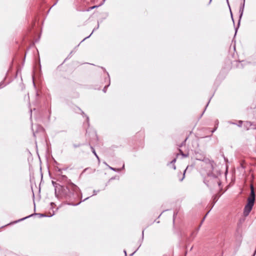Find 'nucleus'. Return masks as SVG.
Listing matches in <instances>:
<instances>
[{"label":"nucleus","mask_w":256,"mask_h":256,"mask_svg":"<svg viewBox=\"0 0 256 256\" xmlns=\"http://www.w3.org/2000/svg\"><path fill=\"white\" fill-rule=\"evenodd\" d=\"M204 164L208 180L204 179V182L210 188L214 187L216 185L220 186L221 182L217 178L216 174L214 172V166L215 165L214 162L210 159H206Z\"/></svg>","instance_id":"obj_1"},{"label":"nucleus","mask_w":256,"mask_h":256,"mask_svg":"<svg viewBox=\"0 0 256 256\" xmlns=\"http://www.w3.org/2000/svg\"><path fill=\"white\" fill-rule=\"evenodd\" d=\"M62 180L67 182L66 186H62V194L67 199H76L78 196V192L80 191L79 188L72 182L66 176H62Z\"/></svg>","instance_id":"obj_2"},{"label":"nucleus","mask_w":256,"mask_h":256,"mask_svg":"<svg viewBox=\"0 0 256 256\" xmlns=\"http://www.w3.org/2000/svg\"><path fill=\"white\" fill-rule=\"evenodd\" d=\"M255 192L252 185L250 186V196L248 198V202L245 206L244 210V215L248 216L251 212L255 202Z\"/></svg>","instance_id":"obj_3"},{"label":"nucleus","mask_w":256,"mask_h":256,"mask_svg":"<svg viewBox=\"0 0 256 256\" xmlns=\"http://www.w3.org/2000/svg\"><path fill=\"white\" fill-rule=\"evenodd\" d=\"M195 158L196 160L202 161L204 163L205 162V160L208 159L206 158L204 154L199 153L198 152L195 153Z\"/></svg>","instance_id":"obj_4"},{"label":"nucleus","mask_w":256,"mask_h":256,"mask_svg":"<svg viewBox=\"0 0 256 256\" xmlns=\"http://www.w3.org/2000/svg\"><path fill=\"white\" fill-rule=\"evenodd\" d=\"M35 128H36V130H34V126H33V125H32V130L33 132V135L34 136H36V133L38 132H42L43 131V128L40 126H35Z\"/></svg>","instance_id":"obj_5"},{"label":"nucleus","mask_w":256,"mask_h":256,"mask_svg":"<svg viewBox=\"0 0 256 256\" xmlns=\"http://www.w3.org/2000/svg\"><path fill=\"white\" fill-rule=\"evenodd\" d=\"M244 10V9L240 8V10H239L240 16H239V20H238V26L235 28V35L236 34L237 31L238 30V28H239V26L240 25V20H241L243 14Z\"/></svg>","instance_id":"obj_6"},{"label":"nucleus","mask_w":256,"mask_h":256,"mask_svg":"<svg viewBox=\"0 0 256 256\" xmlns=\"http://www.w3.org/2000/svg\"><path fill=\"white\" fill-rule=\"evenodd\" d=\"M90 148L92 150V153L94 154L96 157L97 158V159L98 160V162H100V158H99L98 156L97 155V154H96V152L95 151L94 148L93 146H92L90 144Z\"/></svg>","instance_id":"obj_7"},{"label":"nucleus","mask_w":256,"mask_h":256,"mask_svg":"<svg viewBox=\"0 0 256 256\" xmlns=\"http://www.w3.org/2000/svg\"><path fill=\"white\" fill-rule=\"evenodd\" d=\"M219 196H218V194H216V195L213 196V197H212V198H213L212 206H214L215 204V203L217 202Z\"/></svg>","instance_id":"obj_8"},{"label":"nucleus","mask_w":256,"mask_h":256,"mask_svg":"<svg viewBox=\"0 0 256 256\" xmlns=\"http://www.w3.org/2000/svg\"><path fill=\"white\" fill-rule=\"evenodd\" d=\"M218 120H217L215 122L214 128L212 130V133L214 132L216 130V129L218 128Z\"/></svg>","instance_id":"obj_9"},{"label":"nucleus","mask_w":256,"mask_h":256,"mask_svg":"<svg viewBox=\"0 0 256 256\" xmlns=\"http://www.w3.org/2000/svg\"><path fill=\"white\" fill-rule=\"evenodd\" d=\"M98 27H99V24H98V26H97L96 28H94L93 30V31H92V32L90 34V36H87V37L85 38L83 40H82V42H82L83 41H84L86 39V38H90V36L92 34V32H94L96 30L98 29Z\"/></svg>","instance_id":"obj_10"},{"label":"nucleus","mask_w":256,"mask_h":256,"mask_svg":"<svg viewBox=\"0 0 256 256\" xmlns=\"http://www.w3.org/2000/svg\"><path fill=\"white\" fill-rule=\"evenodd\" d=\"M109 168L112 170L113 171H114V172H120L121 170V169H117V168H114L112 167H111L110 166H108Z\"/></svg>","instance_id":"obj_11"},{"label":"nucleus","mask_w":256,"mask_h":256,"mask_svg":"<svg viewBox=\"0 0 256 256\" xmlns=\"http://www.w3.org/2000/svg\"><path fill=\"white\" fill-rule=\"evenodd\" d=\"M180 154L182 155V156L184 157V158H186L188 156V154H184L183 153V152H182V150H180Z\"/></svg>","instance_id":"obj_12"},{"label":"nucleus","mask_w":256,"mask_h":256,"mask_svg":"<svg viewBox=\"0 0 256 256\" xmlns=\"http://www.w3.org/2000/svg\"><path fill=\"white\" fill-rule=\"evenodd\" d=\"M32 216V214H31V215H30V216H26L25 218H20V220H16V222H21V221L23 220H25V219H26V218H29V217H30V216Z\"/></svg>","instance_id":"obj_13"},{"label":"nucleus","mask_w":256,"mask_h":256,"mask_svg":"<svg viewBox=\"0 0 256 256\" xmlns=\"http://www.w3.org/2000/svg\"><path fill=\"white\" fill-rule=\"evenodd\" d=\"M110 80H109V84H108V85H107V86H105L104 87V88H103V90H102V91H103L104 92H106L107 88L110 86Z\"/></svg>","instance_id":"obj_14"},{"label":"nucleus","mask_w":256,"mask_h":256,"mask_svg":"<svg viewBox=\"0 0 256 256\" xmlns=\"http://www.w3.org/2000/svg\"><path fill=\"white\" fill-rule=\"evenodd\" d=\"M105 1H106V0H102V2L100 4H99V5H98V6H92V7H94V8H98V7H99V6H101L102 5V4H104V2H105Z\"/></svg>","instance_id":"obj_15"},{"label":"nucleus","mask_w":256,"mask_h":256,"mask_svg":"<svg viewBox=\"0 0 256 256\" xmlns=\"http://www.w3.org/2000/svg\"><path fill=\"white\" fill-rule=\"evenodd\" d=\"M82 115L85 116H86L88 124H89V118L87 116L85 115L84 113L82 111Z\"/></svg>","instance_id":"obj_16"},{"label":"nucleus","mask_w":256,"mask_h":256,"mask_svg":"<svg viewBox=\"0 0 256 256\" xmlns=\"http://www.w3.org/2000/svg\"><path fill=\"white\" fill-rule=\"evenodd\" d=\"M242 120H239L238 122V124H237L238 126L239 127H241L242 126Z\"/></svg>","instance_id":"obj_17"},{"label":"nucleus","mask_w":256,"mask_h":256,"mask_svg":"<svg viewBox=\"0 0 256 256\" xmlns=\"http://www.w3.org/2000/svg\"><path fill=\"white\" fill-rule=\"evenodd\" d=\"M20 88L22 90H23L24 88V86L23 83L20 84Z\"/></svg>","instance_id":"obj_18"},{"label":"nucleus","mask_w":256,"mask_h":256,"mask_svg":"<svg viewBox=\"0 0 256 256\" xmlns=\"http://www.w3.org/2000/svg\"><path fill=\"white\" fill-rule=\"evenodd\" d=\"M186 170H184V173H183V176H182V178L180 179V181H182L184 178V176H185V172H186Z\"/></svg>","instance_id":"obj_19"},{"label":"nucleus","mask_w":256,"mask_h":256,"mask_svg":"<svg viewBox=\"0 0 256 256\" xmlns=\"http://www.w3.org/2000/svg\"><path fill=\"white\" fill-rule=\"evenodd\" d=\"M177 214V212H174V215H173V222H174V220L176 218V216Z\"/></svg>","instance_id":"obj_20"},{"label":"nucleus","mask_w":256,"mask_h":256,"mask_svg":"<svg viewBox=\"0 0 256 256\" xmlns=\"http://www.w3.org/2000/svg\"><path fill=\"white\" fill-rule=\"evenodd\" d=\"M244 2H243V4H242L240 6V8H242V9H244Z\"/></svg>","instance_id":"obj_21"},{"label":"nucleus","mask_w":256,"mask_h":256,"mask_svg":"<svg viewBox=\"0 0 256 256\" xmlns=\"http://www.w3.org/2000/svg\"><path fill=\"white\" fill-rule=\"evenodd\" d=\"M209 101H210V100ZM209 102H208V103L206 105V108H205V109H204V111L202 113V114H201L200 117H201V116H202V114H204V111H205V110H206V108H207V106H208V104Z\"/></svg>","instance_id":"obj_22"},{"label":"nucleus","mask_w":256,"mask_h":256,"mask_svg":"<svg viewBox=\"0 0 256 256\" xmlns=\"http://www.w3.org/2000/svg\"><path fill=\"white\" fill-rule=\"evenodd\" d=\"M98 192H99V190H94V192H94L93 196L96 195Z\"/></svg>","instance_id":"obj_23"},{"label":"nucleus","mask_w":256,"mask_h":256,"mask_svg":"<svg viewBox=\"0 0 256 256\" xmlns=\"http://www.w3.org/2000/svg\"><path fill=\"white\" fill-rule=\"evenodd\" d=\"M209 212H210V211H208V212L206 213V214L205 215L204 217L203 218V219H202V223L204 221V219H205L206 217V216L209 213Z\"/></svg>","instance_id":"obj_24"},{"label":"nucleus","mask_w":256,"mask_h":256,"mask_svg":"<svg viewBox=\"0 0 256 256\" xmlns=\"http://www.w3.org/2000/svg\"><path fill=\"white\" fill-rule=\"evenodd\" d=\"M94 8V7L91 6L88 8V9L86 10V11L88 12L92 9Z\"/></svg>","instance_id":"obj_25"},{"label":"nucleus","mask_w":256,"mask_h":256,"mask_svg":"<svg viewBox=\"0 0 256 256\" xmlns=\"http://www.w3.org/2000/svg\"><path fill=\"white\" fill-rule=\"evenodd\" d=\"M228 123H229L230 124H236L235 122H232V121H228Z\"/></svg>","instance_id":"obj_26"},{"label":"nucleus","mask_w":256,"mask_h":256,"mask_svg":"<svg viewBox=\"0 0 256 256\" xmlns=\"http://www.w3.org/2000/svg\"><path fill=\"white\" fill-rule=\"evenodd\" d=\"M80 145H81L80 144H74V148H77V147H78V146H80Z\"/></svg>","instance_id":"obj_27"},{"label":"nucleus","mask_w":256,"mask_h":256,"mask_svg":"<svg viewBox=\"0 0 256 256\" xmlns=\"http://www.w3.org/2000/svg\"><path fill=\"white\" fill-rule=\"evenodd\" d=\"M176 162V158H174L171 162L170 163H173L174 164L175 162Z\"/></svg>","instance_id":"obj_28"},{"label":"nucleus","mask_w":256,"mask_h":256,"mask_svg":"<svg viewBox=\"0 0 256 256\" xmlns=\"http://www.w3.org/2000/svg\"><path fill=\"white\" fill-rule=\"evenodd\" d=\"M136 250H135L134 252H132V254H130V256H132V255H133V254H134L136 252Z\"/></svg>","instance_id":"obj_29"},{"label":"nucleus","mask_w":256,"mask_h":256,"mask_svg":"<svg viewBox=\"0 0 256 256\" xmlns=\"http://www.w3.org/2000/svg\"><path fill=\"white\" fill-rule=\"evenodd\" d=\"M3 87V85L2 84H0V88H2Z\"/></svg>","instance_id":"obj_30"},{"label":"nucleus","mask_w":256,"mask_h":256,"mask_svg":"<svg viewBox=\"0 0 256 256\" xmlns=\"http://www.w3.org/2000/svg\"><path fill=\"white\" fill-rule=\"evenodd\" d=\"M40 216H46V215L44 214H40Z\"/></svg>","instance_id":"obj_31"},{"label":"nucleus","mask_w":256,"mask_h":256,"mask_svg":"<svg viewBox=\"0 0 256 256\" xmlns=\"http://www.w3.org/2000/svg\"><path fill=\"white\" fill-rule=\"evenodd\" d=\"M18 72H19V70H18V68L17 67V71H16L17 75H18Z\"/></svg>","instance_id":"obj_32"},{"label":"nucleus","mask_w":256,"mask_h":256,"mask_svg":"<svg viewBox=\"0 0 256 256\" xmlns=\"http://www.w3.org/2000/svg\"><path fill=\"white\" fill-rule=\"evenodd\" d=\"M230 14H231V16H232V20H234L233 18H232V12L230 11ZM233 22H234V21H233Z\"/></svg>","instance_id":"obj_33"},{"label":"nucleus","mask_w":256,"mask_h":256,"mask_svg":"<svg viewBox=\"0 0 256 256\" xmlns=\"http://www.w3.org/2000/svg\"><path fill=\"white\" fill-rule=\"evenodd\" d=\"M144 238V230H142V239Z\"/></svg>","instance_id":"obj_34"},{"label":"nucleus","mask_w":256,"mask_h":256,"mask_svg":"<svg viewBox=\"0 0 256 256\" xmlns=\"http://www.w3.org/2000/svg\"><path fill=\"white\" fill-rule=\"evenodd\" d=\"M124 254H125L126 256H127L126 252V250H124Z\"/></svg>","instance_id":"obj_35"},{"label":"nucleus","mask_w":256,"mask_h":256,"mask_svg":"<svg viewBox=\"0 0 256 256\" xmlns=\"http://www.w3.org/2000/svg\"><path fill=\"white\" fill-rule=\"evenodd\" d=\"M212 1V0H210V2H208V5L210 4Z\"/></svg>","instance_id":"obj_36"},{"label":"nucleus","mask_w":256,"mask_h":256,"mask_svg":"<svg viewBox=\"0 0 256 256\" xmlns=\"http://www.w3.org/2000/svg\"><path fill=\"white\" fill-rule=\"evenodd\" d=\"M124 164L122 168L120 169L122 170V169H124Z\"/></svg>","instance_id":"obj_37"},{"label":"nucleus","mask_w":256,"mask_h":256,"mask_svg":"<svg viewBox=\"0 0 256 256\" xmlns=\"http://www.w3.org/2000/svg\"><path fill=\"white\" fill-rule=\"evenodd\" d=\"M80 204V202H78V204H73L74 206H78V204Z\"/></svg>","instance_id":"obj_38"},{"label":"nucleus","mask_w":256,"mask_h":256,"mask_svg":"<svg viewBox=\"0 0 256 256\" xmlns=\"http://www.w3.org/2000/svg\"><path fill=\"white\" fill-rule=\"evenodd\" d=\"M88 198H89V197H88V198H86L84 200V201L86 200H88Z\"/></svg>","instance_id":"obj_39"},{"label":"nucleus","mask_w":256,"mask_h":256,"mask_svg":"<svg viewBox=\"0 0 256 256\" xmlns=\"http://www.w3.org/2000/svg\"><path fill=\"white\" fill-rule=\"evenodd\" d=\"M174 168L175 170L176 169V166L174 165Z\"/></svg>","instance_id":"obj_40"},{"label":"nucleus","mask_w":256,"mask_h":256,"mask_svg":"<svg viewBox=\"0 0 256 256\" xmlns=\"http://www.w3.org/2000/svg\"><path fill=\"white\" fill-rule=\"evenodd\" d=\"M256 254V253L254 252V254H253V255L252 256H254Z\"/></svg>","instance_id":"obj_41"},{"label":"nucleus","mask_w":256,"mask_h":256,"mask_svg":"<svg viewBox=\"0 0 256 256\" xmlns=\"http://www.w3.org/2000/svg\"><path fill=\"white\" fill-rule=\"evenodd\" d=\"M32 110H30V113H31L30 116H32Z\"/></svg>","instance_id":"obj_42"},{"label":"nucleus","mask_w":256,"mask_h":256,"mask_svg":"<svg viewBox=\"0 0 256 256\" xmlns=\"http://www.w3.org/2000/svg\"><path fill=\"white\" fill-rule=\"evenodd\" d=\"M107 74L108 75V76H110L109 74L107 73Z\"/></svg>","instance_id":"obj_43"},{"label":"nucleus","mask_w":256,"mask_h":256,"mask_svg":"<svg viewBox=\"0 0 256 256\" xmlns=\"http://www.w3.org/2000/svg\"><path fill=\"white\" fill-rule=\"evenodd\" d=\"M107 74L108 75V76H110L109 74L107 73Z\"/></svg>","instance_id":"obj_44"},{"label":"nucleus","mask_w":256,"mask_h":256,"mask_svg":"<svg viewBox=\"0 0 256 256\" xmlns=\"http://www.w3.org/2000/svg\"><path fill=\"white\" fill-rule=\"evenodd\" d=\"M107 74L108 75V76H110L109 74L107 73Z\"/></svg>","instance_id":"obj_45"},{"label":"nucleus","mask_w":256,"mask_h":256,"mask_svg":"<svg viewBox=\"0 0 256 256\" xmlns=\"http://www.w3.org/2000/svg\"><path fill=\"white\" fill-rule=\"evenodd\" d=\"M58 171H59V172H61V170H60V169H59V170H58Z\"/></svg>","instance_id":"obj_46"},{"label":"nucleus","mask_w":256,"mask_h":256,"mask_svg":"<svg viewBox=\"0 0 256 256\" xmlns=\"http://www.w3.org/2000/svg\"><path fill=\"white\" fill-rule=\"evenodd\" d=\"M86 170V168L84 169V172H85Z\"/></svg>","instance_id":"obj_47"},{"label":"nucleus","mask_w":256,"mask_h":256,"mask_svg":"<svg viewBox=\"0 0 256 256\" xmlns=\"http://www.w3.org/2000/svg\"><path fill=\"white\" fill-rule=\"evenodd\" d=\"M228 7L230 8V6L229 5V4H228Z\"/></svg>","instance_id":"obj_48"},{"label":"nucleus","mask_w":256,"mask_h":256,"mask_svg":"<svg viewBox=\"0 0 256 256\" xmlns=\"http://www.w3.org/2000/svg\"><path fill=\"white\" fill-rule=\"evenodd\" d=\"M227 0V2H228V0Z\"/></svg>","instance_id":"obj_49"}]
</instances>
